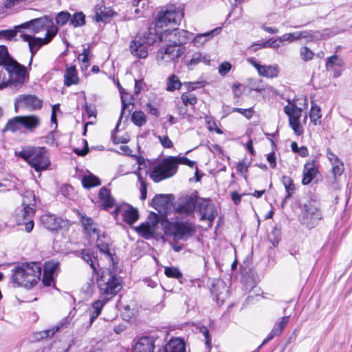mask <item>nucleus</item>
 Segmentation results:
<instances>
[{
  "label": "nucleus",
  "instance_id": "f257e3e1",
  "mask_svg": "<svg viewBox=\"0 0 352 352\" xmlns=\"http://www.w3.org/2000/svg\"><path fill=\"white\" fill-rule=\"evenodd\" d=\"M179 164L193 167L195 162L186 157L169 156L161 162L155 163L147 172L154 182H160L174 176L177 172Z\"/></svg>",
  "mask_w": 352,
  "mask_h": 352
},
{
  "label": "nucleus",
  "instance_id": "f03ea898",
  "mask_svg": "<svg viewBox=\"0 0 352 352\" xmlns=\"http://www.w3.org/2000/svg\"><path fill=\"white\" fill-rule=\"evenodd\" d=\"M12 272V280L17 286L32 288L40 280L41 266L35 262L23 263Z\"/></svg>",
  "mask_w": 352,
  "mask_h": 352
},
{
  "label": "nucleus",
  "instance_id": "7ed1b4c3",
  "mask_svg": "<svg viewBox=\"0 0 352 352\" xmlns=\"http://www.w3.org/2000/svg\"><path fill=\"white\" fill-rule=\"evenodd\" d=\"M15 155L23 159L36 172L47 170L51 162L47 149L44 146H26Z\"/></svg>",
  "mask_w": 352,
  "mask_h": 352
},
{
  "label": "nucleus",
  "instance_id": "20e7f679",
  "mask_svg": "<svg viewBox=\"0 0 352 352\" xmlns=\"http://www.w3.org/2000/svg\"><path fill=\"white\" fill-rule=\"evenodd\" d=\"M161 224L164 234L173 236L175 241H186L195 232L194 224L189 221L164 220Z\"/></svg>",
  "mask_w": 352,
  "mask_h": 352
},
{
  "label": "nucleus",
  "instance_id": "39448f33",
  "mask_svg": "<svg viewBox=\"0 0 352 352\" xmlns=\"http://www.w3.org/2000/svg\"><path fill=\"white\" fill-rule=\"evenodd\" d=\"M97 284L100 294L104 296L103 299H108V301L122 288L121 281L110 270L102 272Z\"/></svg>",
  "mask_w": 352,
  "mask_h": 352
},
{
  "label": "nucleus",
  "instance_id": "423d86ee",
  "mask_svg": "<svg viewBox=\"0 0 352 352\" xmlns=\"http://www.w3.org/2000/svg\"><path fill=\"white\" fill-rule=\"evenodd\" d=\"M16 28L20 32H23L22 29H29L34 34L45 32V37L50 38H53L58 32V28L52 19L46 16L27 21L18 25Z\"/></svg>",
  "mask_w": 352,
  "mask_h": 352
},
{
  "label": "nucleus",
  "instance_id": "0eeeda50",
  "mask_svg": "<svg viewBox=\"0 0 352 352\" xmlns=\"http://www.w3.org/2000/svg\"><path fill=\"white\" fill-rule=\"evenodd\" d=\"M322 219V214L318 201L311 199L303 204L300 220L307 228H313Z\"/></svg>",
  "mask_w": 352,
  "mask_h": 352
},
{
  "label": "nucleus",
  "instance_id": "6e6552de",
  "mask_svg": "<svg viewBox=\"0 0 352 352\" xmlns=\"http://www.w3.org/2000/svg\"><path fill=\"white\" fill-rule=\"evenodd\" d=\"M40 124L41 118L36 115L19 116L8 120L4 131H10L14 133L21 129H24L30 132H32Z\"/></svg>",
  "mask_w": 352,
  "mask_h": 352
},
{
  "label": "nucleus",
  "instance_id": "1a4fd4ad",
  "mask_svg": "<svg viewBox=\"0 0 352 352\" xmlns=\"http://www.w3.org/2000/svg\"><path fill=\"white\" fill-rule=\"evenodd\" d=\"M8 72L9 78L6 86H10L17 90L22 87L27 76L26 68L14 60H10L5 67Z\"/></svg>",
  "mask_w": 352,
  "mask_h": 352
},
{
  "label": "nucleus",
  "instance_id": "9d476101",
  "mask_svg": "<svg viewBox=\"0 0 352 352\" xmlns=\"http://www.w3.org/2000/svg\"><path fill=\"white\" fill-rule=\"evenodd\" d=\"M183 17L184 7L175 8V6H170L159 13L155 25L159 28H163L168 25L172 26L179 23Z\"/></svg>",
  "mask_w": 352,
  "mask_h": 352
},
{
  "label": "nucleus",
  "instance_id": "9b49d317",
  "mask_svg": "<svg viewBox=\"0 0 352 352\" xmlns=\"http://www.w3.org/2000/svg\"><path fill=\"white\" fill-rule=\"evenodd\" d=\"M192 33L185 30H179L172 28L161 32L157 38L162 43H170L175 45H182L187 41L192 38Z\"/></svg>",
  "mask_w": 352,
  "mask_h": 352
},
{
  "label": "nucleus",
  "instance_id": "f8f14e48",
  "mask_svg": "<svg viewBox=\"0 0 352 352\" xmlns=\"http://www.w3.org/2000/svg\"><path fill=\"white\" fill-rule=\"evenodd\" d=\"M165 43L166 47L160 48L157 52L156 60L160 65H166L174 59L179 58L186 51V48L181 45Z\"/></svg>",
  "mask_w": 352,
  "mask_h": 352
},
{
  "label": "nucleus",
  "instance_id": "ddd939ff",
  "mask_svg": "<svg viewBox=\"0 0 352 352\" xmlns=\"http://www.w3.org/2000/svg\"><path fill=\"white\" fill-rule=\"evenodd\" d=\"M285 113L289 116V126L297 135L303 133V129L300 123V118L302 114V109L295 103H290L284 107Z\"/></svg>",
  "mask_w": 352,
  "mask_h": 352
},
{
  "label": "nucleus",
  "instance_id": "4468645a",
  "mask_svg": "<svg viewBox=\"0 0 352 352\" xmlns=\"http://www.w3.org/2000/svg\"><path fill=\"white\" fill-rule=\"evenodd\" d=\"M196 206L195 199L192 196L186 195L178 199L174 207V210L177 214L188 217L193 214Z\"/></svg>",
  "mask_w": 352,
  "mask_h": 352
},
{
  "label": "nucleus",
  "instance_id": "2eb2a0df",
  "mask_svg": "<svg viewBox=\"0 0 352 352\" xmlns=\"http://www.w3.org/2000/svg\"><path fill=\"white\" fill-rule=\"evenodd\" d=\"M19 36L25 42L28 43L30 51L31 53V58L30 65L32 61L34 56L36 54L39 48L46 44H48L53 38L49 37H44L43 38L35 37L23 32H20Z\"/></svg>",
  "mask_w": 352,
  "mask_h": 352
},
{
  "label": "nucleus",
  "instance_id": "dca6fc26",
  "mask_svg": "<svg viewBox=\"0 0 352 352\" xmlns=\"http://www.w3.org/2000/svg\"><path fill=\"white\" fill-rule=\"evenodd\" d=\"M159 223L158 217L153 215L149 217L148 221L142 223L139 226L135 228V230L144 239H148L153 236L157 230V227Z\"/></svg>",
  "mask_w": 352,
  "mask_h": 352
},
{
  "label": "nucleus",
  "instance_id": "f3484780",
  "mask_svg": "<svg viewBox=\"0 0 352 352\" xmlns=\"http://www.w3.org/2000/svg\"><path fill=\"white\" fill-rule=\"evenodd\" d=\"M248 62L254 67L258 74L263 77L273 78L276 77L278 74L279 67L277 65H262L252 58H248Z\"/></svg>",
  "mask_w": 352,
  "mask_h": 352
},
{
  "label": "nucleus",
  "instance_id": "a211bd4d",
  "mask_svg": "<svg viewBox=\"0 0 352 352\" xmlns=\"http://www.w3.org/2000/svg\"><path fill=\"white\" fill-rule=\"evenodd\" d=\"M42 106V102L37 97L32 95H21L16 100L15 110L19 108H28L30 109H39Z\"/></svg>",
  "mask_w": 352,
  "mask_h": 352
},
{
  "label": "nucleus",
  "instance_id": "6ab92c4d",
  "mask_svg": "<svg viewBox=\"0 0 352 352\" xmlns=\"http://www.w3.org/2000/svg\"><path fill=\"white\" fill-rule=\"evenodd\" d=\"M22 206L21 215L24 221H21L20 223L25 226V230L27 232H30L33 230L34 225L32 218L35 213V206H32V204L26 201L25 205Z\"/></svg>",
  "mask_w": 352,
  "mask_h": 352
},
{
  "label": "nucleus",
  "instance_id": "aec40b11",
  "mask_svg": "<svg viewBox=\"0 0 352 352\" xmlns=\"http://www.w3.org/2000/svg\"><path fill=\"white\" fill-rule=\"evenodd\" d=\"M199 212L201 214V220H208L212 222L214 219V207L210 200L200 199L197 201Z\"/></svg>",
  "mask_w": 352,
  "mask_h": 352
},
{
  "label": "nucleus",
  "instance_id": "412c9836",
  "mask_svg": "<svg viewBox=\"0 0 352 352\" xmlns=\"http://www.w3.org/2000/svg\"><path fill=\"white\" fill-rule=\"evenodd\" d=\"M43 226L51 231L57 230L65 225V221L60 217L52 214H44L41 217Z\"/></svg>",
  "mask_w": 352,
  "mask_h": 352
},
{
  "label": "nucleus",
  "instance_id": "4be33fe9",
  "mask_svg": "<svg viewBox=\"0 0 352 352\" xmlns=\"http://www.w3.org/2000/svg\"><path fill=\"white\" fill-rule=\"evenodd\" d=\"M211 293L218 302H223L228 296V288L224 281L218 279L213 283Z\"/></svg>",
  "mask_w": 352,
  "mask_h": 352
},
{
  "label": "nucleus",
  "instance_id": "5701e85b",
  "mask_svg": "<svg viewBox=\"0 0 352 352\" xmlns=\"http://www.w3.org/2000/svg\"><path fill=\"white\" fill-rule=\"evenodd\" d=\"M71 322V318L67 317L64 318L58 324L53 327L49 329L37 332L34 334V338L36 340H40L46 338L52 337L56 332L63 328H66Z\"/></svg>",
  "mask_w": 352,
  "mask_h": 352
},
{
  "label": "nucleus",
  "instance_id": "b1692460",
  "mask_svg": "<svg viewBox=\"0 0 352 352\" xmlns=\"http://www.w3.org/2000/svg\"><path fill=\"white\" fill-rule=\"evenodd\" d=\"M153 206L160 213H166V210L171 205L170 195H157L152 200Z\"/></svg>",
  "mask_w": 352,
  "mask_h": 352
},
{
  "label": "nucleus",
  "instance_id": "393cba45",
  "mask_svg": "<svg viewBox=\"0 0 352 352\" xmlns=\"http://www.w3.org/2000/svg\"><path fill=\"white\" fill-rule=\"evenodd\" d=\"M221 28H217L206 33L199 34L196 35L195 37H193L192 36L191 39L193 43V45L198 47L203 46L205 43L210 41L214 36V35L219 34L221 32Z\"/></svg>",
  "mask_w": 352,
  "mask_h": 352
},
{
  "label": "nucleus",
  "instance_id": "a878e982",
  "mask_svg": "<svg viewBox=\"0 0 352 352\" xmlns=\"http://www.w3.org/2000/svg\"><path fill=\"white\" fill-rule=\"evenodd\" d=\"M155 344L153 338L143 337L139 339L133 348V352H155Z\"/></svg>",
  "mask_w": 352,
  "mask_h": 352
},
{
  "label": "nucleus",
  "instance_id": "bb28decb",
  "mask_svg": "<svg viewBox=\"0 0 352 352\" xmlns=\"http://www.w3.org/2000/svg\"><path fill=\"white\" fill-rule=\"evenodd\" d=\"M129 47L131 54L136 57L145 58L148 56L147 46L140 40L132 41Z\"/></svg>",
  "mask_w": 352,
  "mask_h": 352
},
{
  "label": "nucleus",
  "instance_id": "cd10ccee",
  "mask_svg": "<svg viewBox=\"0 0 352 352\" xmlns=\"http://www.w3.org/2000/svg\"><path fill=\"white\" fill-rule=\"evenodd\" d=\"M98 197L101 205L104 210H108L115 205V199L111 196L109 190L106 187H102L100 190Z\"/></svg>",
  "mask_w": 352,
  "mask_h": 352
},
{
  "label": "nucleus",
  "instance_id": "c85d7f7f",
  "mask_svg": "<svg viewBox=\"0 0 352 352\" xmlns=\"http://www.w3.org/2000/svg\"><path fill=\"white\" fill-rule=\"evenodd\" d=\"M158 352H185V344L179 339L171 340Z\"/></svg>",
  "mask_w": 352,
  "mask_h": 352
},
{
  "label": "nucleus",
  "instance_id": "c756f323",
  "mask_svg": "<svg viewBox=\"0 0 352 352\" xmlns=\"http://www.w3.org/2000/svg\"><path fill=\"white\" fill-rule=\"evenodd\" d=\"M108 302V299H102L94 301L91 304L90 309V325L100 314L104 305Z\"/></svg>",
  "mask_w": 352,
  "mask_h": 352
},
{
  "label": "nucleus",
  "instance_id": "7c9ffc66",
  "mask_svg": "<svg viewBox=\"0 0 352 352\" xmlns=\"http://www.w3.org/2000/svg\"><path fill=\"white\" fill-rule=\"evenodd\" d=\"M317 169L315 168L314 164L311 162L306 163L304 166L303 178L302 180V184H309L315 177Z\"/></svg>",
  "mask_w": 352,
  "mask_h": 352
},
{
  "label": "nucleus",
  "instance_id": "2f4dec72",
  "mask_svg": "<svg viewBox=\"0 0 352 352\" xmlns=\"http://www.w3.org/2000/svg\"><path fill=\"white\" fill-rule=\"evenodd\" d=\"M114 12L104 6H98L96 8L95 19L96 21L106 22L110 17L113 16Z\"/></svg>",
  "mask_w": 352,
  "mask_h": 352
},
{
  "label": "nucleus",
  "instance_id": "473e14b6",
  "mask_svg": "<svg viewBox=\"0 0 352 352\" xmlns=\"http://www.w3.org/2000/svg\"><path fill=\"white\" fill-rule=\"evenodd\" d=\"M122 217L124 221L129 225L133 224L139 218L138 210L131 206H126L123 210Z\"/></svg>",
  "mask_w": 352,
  "mask_h": 352
},
{
  "label": "nucleus",
  "instance_id": "72a5a7b5",
  "mask_svg": "<svg viewBox=\"0 0 352 352\" xmlns=\"http://www.w3.org/2000/svg\"><path fill=\"white\" fill-rule=\"evenodd\" d=\"M80 219L84 228L89 235H96L97 236L99 235L98 226L92 219L82 214Z\"/></svg>",
  "mask_w": 352,
  "mask_h": 352
},
{
  "label": "nucleus",
  "instance_id": "f704fd0d",
  "mask_svg": "<svg viewBox=\"0 0 352 352\" xmlns=\"http://www.w3.org/2000/svg\"><path fill=\"white\" fill-rule=\"evenodd\" d=\"M78 82V77L75 66H71L67 68L64 74V83L66 86H71L72 85L77 84Z\"/></svg>",
  "mask_w": 352,
  "mask_h": 352
},
{
  "label": "nucleus",
  "instance_id": "c9c22d12",
  "mask_svg": "<svg viewBox=\"0 0 352 352\" xmlns=\"http://www.w3.org/2000/svg\"><path fill=\"white\" fill-rule=\"evenodd\" d=\"M82 183L85 188H91L100 185V179L93 174L84 175L82 179Z\"/></svg>",
  "mask_w": 352,
  "mask_h": 352
},
{
  "label": "nucleus",
  "instance_id": "e433bc0d",
  "mask_svg": "<svg viewBox=\"0 0 352 352\" xmlns=\"http://www.w3.org/2000/svg\"><path fill=\"white\" fill-rule=\"evenodd\" d=\"M309 117L311 122L314 125L320 124L321 122L320 119L322 117L320 108L316 104H312L310 110Z\"/></svg>",
  "mask_w": 352,
  "mask_h": 352
},
{
  "label": "nucleus",
  "instance_id": "4c0bfd02",
  "mask_svg": "<svg viewBox=\"0 0 352 352\" xmlns=\"http://www.w3.org/2000/svg\"><path fill=\"white\" fill-rule=\"evenodd\" d=\"M282 182L287 192V195L285 198V200H286L291 197L296 188L292 179L288 176H283Z\"/></svg>",
  "mask_w": 352,
  "mask_h": 352
},
{
  "label": "nucleus",
  "instance_id": "58836bf2",
  "mask_svg": "<svg viewBox=\"0 0 352 352\" xmlns=\"http://www.w3.org/2000/svg\"><path fill=\"white\" fill-rule=\"evenodd\" d=\"M73 344V340L67 346L60 342H57L52 344L50 347L45 348V349H50V352H67Z\"/></svg>",
  "mask_w": 352,
  "mask_h": 352
},
{
  "label": "nucleus",
  "instance_id": "ea45409f",
  "mask_svg": "<svg viewBox=\"0 0 352 352\" xmlns=\"http://www.w3.org/2000/svg\"><path fill=\"white\" fill-rule=\"evenodd\" d=\"M132 122L138 126H143L146 122V117L142 111H135L131 116Z\"/></svg>",
  "mask_w": 352,
  "mask_h": 352
},
{
  "label": "nucleus",
  "instance_id": "a19ab883",
  "mask_svg": "<svg viewBox=\"0 0 352 352\" xmlns=\"http://www.w3.org/2000/svg\"><path fill=\"white\" fill-rule=\"evenodd\" d=\"M181 86L182 83L177 76L172 75L168 78L166 87L167 91H173L176 89H179Z\"/></svg>",
  "mask_w": 352,
  "mask_h": 352
},
{
  "label": "nucleus",
  "instance_id": "79ce46f5",
  "mask_svg": "<svg viewBox=\"0 0 352 352\" xmlns=\"http://www.w3.org/2000/svg\"><path fill=\"white\" fill-rule=\"evenodd\" d=\"M181 99L183 104L186 107L188 105L193 106L197 102V98L196 96L191 92H186L182 94L181 96Z\"/></svg>",
  "mask_w": 352,
  "mask_h": 352
},
{
  "label": "nucleus",
  "instance_id": "37998d69",
  "mask_svg": "<svg viewBox=\"0 0 352 352\" xmlns=\"http://www.w3.org/2000/svg\"><path fill=\"white\" fill-rule=\"evenodd\" d=\"M281 237L280 229L278 227H274L272 232L268 235V240L272 243L274 246H276L279 243Z\"/></svg>",
  "mask_w": 352,
  "mask_h": 352
},
{
  "label": "nucleus",
  "instance_id": "c03bdc74",
  "mask_svg": "<svg viewBox=\"0 0 352 352\" xmlns=\"http://www.w3.org/2000/svg\"><path fill=\"white\" fill-rule=\"evenodd\" d=\"M164 274L168 278L179 279L182 277V273L175 267H165Z\"/></svg>",
  "mask_w": 352,
  "mask_h": 352
},
{
  "label": "nucleus",
  "instance_id": "a18cd8bd",
  "mask_svg": "<svg viewBox=\"0 0 352 352\" xmlns=\"http://www.w3.org/2000/svg\"><path fill=\"white\" fill-rule=\"evenodd\" d=\"M59 265L57 262L54 261H49L46 262L44 265L43 272L45 274H48L53 275L57 272L58 270Z\"/></svg>",
  "mask_w": 352,
  "mask_h": 352
},
{
  "label": "nucleus",
  "instance_id": "49530a36",
  "mask_svg": "<svg viewBox=\"0 0 352 352\" xmlns=\"http://www.w3.org/2000/svg\"><path fill=\"white\" fill-rule=\"evenodd\" d=\"M85 16L82 12H77L73 15L72 19H71V23L74 27L82 26L85 24Z\"/></svg>",
  "mask_w": 352,
  "mask_h": 352
},
{
  "label": "nucleus",
  "instance_id": "de8ad7c7",
  "mask_svg": "<svg viewBox=\"0 0 352 352\" xmlns=\"http://www.w3.org/2000/svg\"><path fill=\"white\" fill-rule=\"evenodd\" d=\"M10 60L12 59L9 56L6 47L0 45V66L3 65L5 67Z\"/></svg>",
  "mask_w": 352,
  "mask_h": 352
},
{
  "label": "nucleus",
  "instance_id": "09e8293b",
  "mask_svg": "<svg viewBox=\"0 0 352 352\" xmlns=\"http://www.w3.org/2000/svg\"><path fill=\"white\" fill-rule=\"evenodd\" d=\"M318 32H309V31H302L297 32L298 40L300 38H305L307 41H311L314 38H318Z\"/></svg>",
  "mask_w": 352,
  "mask_h": 352
},
{
  "label": "nucleus",
  "instance_id": "8fccbe9b",
  "mask_svg": "<svg viewBox=\"0 0 352 352\" xmlns=\"http://www.w3.org/2000/svg\"><path fill=\"white\" fill-rule=\"evenodd\" d=\"M314 55V54L313 52L307 47L305 46V47H302L300 48V58L304 61H309V60H312Z\"/></svg>",
  "mask_w": 352,
  "mask_h": 352
},
{
  "label": "nucleus",
  "instance_id": "3c124183",
  "mask_svg": "<svg viewBox=\"0 0 352 352\" xmlns=\"http://www.w3.org/2000/svg\"><path fill=\"white\" fill-rule=\"evenodd\" d=\"M282 43V41H279V37L276 39H269L268 41L261 43V47H264L265 48L267 47H271L275 50H277L280 47V45Z\"/></svg>",
  "mask_w": 352,
  "mask_h": 352
},
{
  "label": "nucleus",
  "instance_id": "603ef678",
  "mask_svg": "<svg viewBox=\"0 0 352 352\" xmlns=\"http://www.w3.org/2000/svg\"><path fill=\"white\" fill-rule=\"evenodd\" d=\"M120 94H121V100H122V112H121V116H120V118H121L122 116L124 114L125 109L129 104H131V97L129 95L126 94H124V93H123V91H122V90L121 89H120Z\"/></svg>",
  "mask_w": 352,
  "mask_h": 352
},
{
  "label": "nucleus",
  "instance_id": "864d4df0",
  "mask_svg": "<svg viewBox=\"0 0 352 352\" xmlns=\"http://www.w3.org/2000/svg\"><path fill=\"white\" fill-rule=\"evenodd\" d=\"M296 40H298L297 32L284 34L282 36H279V41H282V43H292Z\"/></svg>",
  "mask_w": 352,
  "mask_h": 352
},
{
  "label": "nucleus",
  "instance_id": "5fc2aeb1",
  "mask_svg": "<svg viewBox=\"0 0 352 352\" xmlns=\"http://www.w3.org/2000/svg\"><path fill=\"white\" fill-rule=\"evenodd\" d=\"M17 26L15 27V30H7L0 31V37L7 38L8 40L13 39L19 32V29L16 28Z\"/></svg>",
  "mask_w": 352,
  "mask_h": 352
},
{
  "label": "nucleus",
  "instance_id": "6e6d98bb",
  "mask_svg": "<svg viewBox=\"0 0 352 352\" xmlns=\"http://www.w3.org/2000/svg\"><path fill=\"white\" fill-rule=\"evenodd\" d=\"M98 247L100 252H103L106 255L107 258L110 261V262L112 263V265H114L113 256L110 252L109 245L102 243L98 245Z\"/></svg>",
  "mask_w": 352,
  "mask_h": 352
},
{
  "label": "nucleus",
  "instance_id": "4d7b16f0",
  "mask_svg": "<svg viewBox=\"0 0 352 352\" xmlns=\"http://www.w3.org/2000/svg\"><path fill=\"white\" fill-rule=\"evenodd\" d=\"M70 19V14L68 12H59L56 18V23L60 25L66 24Z\"/></svg>",
  "mask_w": 352,
  "mask_h": 352
},
{
  "label": "nucleus",
  "instance_id": "13d9d810",
  "mask_svg": "<svg viewBox=\"0 0 352 352\" xmlns=\"http://www.w3.org/2000/svg\"><path fill=\"white\" fill-rule=\"evenodd\" d=\"M81 258L87 263L89 264L90 267L93 269L94 272L96 271V267L94 261L91 258V256L85 250H83L80 252Z\"/></svg>",
  "mask_w": 352,
  "mask_h": 352
},
{
  "label": "nucleus",
  "instance_id": "bf43d9fd",
  "mask_svg": "<svg viewBox=\"0 0 352 352\" xmlns=\"http://www.w3.org/2000/svg\"><path fill=\"white\" fill-rule=\"evenodd\" d=\"M332 173L334 177L340 176L342 175L344 170V165L341 161L337 162L335 164H332Z\"/></svg>",
  "mask_w": 352,
  "mask_h": 352
},
{
  "label": "nucleus",
  "instance_id": "052dcab7",
  "mask_svg": "<svg viewBox=\"0 0 352 352\" xmlns=\"http://www.w3.org/2000/svg\"><path fill=\"white\" fill-rule=\"evenodd\" d=\"M25 201H30V203L32 204V206H35V197L32 191L28 190L24 192L23 195L22 205H25Z\"/></svg>",
  "mask_w": 352,
  "mask_h": 352
},
{
  "label": "nucleus",
  "instance_id": "680f3d73",
  "mask_svg": "<svg viewBox=\"0 0 352 352\" xmlns=\"http://www.w3.org/2000/svg\"><path fill=\"white\" fill-rule=\"evenodd\" d=\"M232 112H238L243 116H244L246 118L250 119L253 115L252 108L248 109H241V108H233Z\"/></svg>",
  "mask_w": 352,
  "mask_h": 352
},
{
  "label": "nucleus",
  "instance_id": "e2e57ef3",
  "mask_svg": "<svg viewBox=\"0 0 352 352\" xmlns=\"http://www.w3.org/2000/svg\"><path fill=\"white\" fill-rule=\"evenodd\" d=\"M289 318V316H283L281 318V320L275 324V326L274 327L272 330H279L280 334L282 333L283 329L285 328V327L288 323Z\"/></svg>",
  "mask_w": 352,
  "mask_h": 352
},
{
  "label": "nucleus",
  "instance_id": "0e129e2a",
  "mask_svg": "<svg viewBox=\"0 0 352 352\" xmlns=\"http://www.w3.org/2000/svg\"><path fill=\"white\" fill-rule=\"evenodd\" d=\"M232 65L229 62H223L219 67V73L226 76L231 69Z\"/></svg>",
  "mask_w": 352,
  "mask_h": 352
},
{
  "label": "nucleus",
  "instance_id": "69168bd1",
  "mask_svg": "<svg viewBox=\"0 0 352 352\" xmlns=\"http://www.w3.org/2000/svg\"><path fill=\"white\" fill-rule=\"evenodd\" d=\"M199 331L200 333H201L204 338H205V343L207 346L208 348H210L211 347V341H210V334H209V331H208V329H207L206 327H201L199 328Z\"/></svg>",
  "mask_w": 352,
  "mask_h": 352
},
{
  "label": "nucleus",
  "instance_id": "338daca9",
  "mask_svg": "<svg viewBox=\"0 0 352 352\" xmlns=\"http://www.w3.org/2000/svg\"><path fill=\"white\" fill-rule=\"evenodd\" d=\"M280 335L279 330H272L271 332L268 334L267 338L263 341L262 344L257 348V350H259L262 346L267 344L269 341L273 339L275 336H278Z\"/></svg>",
  "mask_w": 352,
  "mask_h": 352
},
{
  "label": "nucleus",
  "instance_id": "774afa93",
  "mask_svg": "<svg viewBox=\"0 0 352 352\" xmlns=\"http://www.w3.org/2000/svg\"><path fill=\"white\" fill-rule=\"evenodd\" d=\"M158 139L164 148H171L173 146V144L170 138L167 135L158 136Z\"/></svg>",
  "mask_w": 352,
  "mask_h": 352
}]
</instances>
